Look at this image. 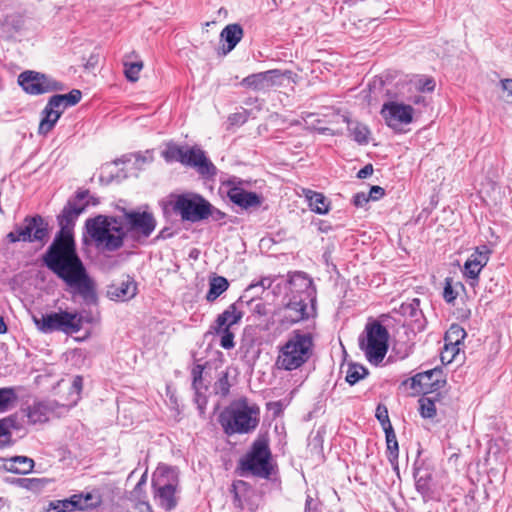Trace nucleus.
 <instances>
[{
  "label": "nucleus",
  "instance_id": "31",
  "mask_svg": "<svg viewBox=\"0 0 512 512\" xmlns=\"http://www.w3.org/2000/svg\"><path fill=\"white\" fill-rule=\"evenodd\" d=\"M399 312L404 317L417 321L419 317L422 316V311L420 310V300L414 298L410 302L403 303L399 308Z\"/></svg>",
  "mask_w": 512,
  "mask_h": 512
},
{
  "label": "nucleus",
  "instance_id": "8",
  "mask_svg": "<svg viewBox=\"0 0 512 512\" xmlns=\"http://www.w3.org/2000/svg\"><path fill=\"white\" fill-rule=\"evenodd\" d=\"M178 485V473L169 466H159L152 479L154 498L166 511H170L177 505L176 488Z\"/></svg>",
  "mask_w": 512,
  "mask_h": 512
},
{
  "label": "nucleus",
  "instance_id": "13",
  "mask_svg": "<svg viewBox=\"0 0 512 512\" xmlns=\"http://www.w3.org/2000/svg\"><path fill=\"white\" fill-rule=\"evenodd\" d=\"M48 236V225L44 219L39 216L26 217L23 223L16 226L14 231L7 234V239L11 243L23 242H44Z\"/></svg>",
  "mask_w": 512,
  "mask_h": 512
},
{
  "label": "nucleus",
  "instance_id": "25",
  "mask_svg": "<svg viewBox=\"0 0 512 512\" xmlns=\"http://www.w3.org/2000/svg\"><path fill=\"white\" fill-rule=\"evenodd\" d=\"M303 195L313 212L317 214H327L329 212V201L322 193L303 189Z\"/></svg>",
  "mask_w": 512,
  "mask_h": 512
},
{
  "label": "nucleus",
  "instance_id": "20",
  "mask_svg": "<svg viewBox=\"0 0 512 512\" xmlns=\"http://www.w3.org/2000/svg\"><path fill=\"white\" fill-rule=\"evenodd\" d=\"M491 251L486 245L477 247L464 264L465 276L476 279L489 261Z\"/></svg>",
  "mask_w": 512,
  "mask_h": 512
},
{
  "label": "nucleus",
  "instance_id": "59",
  "mask_svg": "<svg viewBox=\"0 0 512 512\" xmlns=\"http://www.w3.org/2000/svg\"><path fill=\"white\" fill-rule=\"evenodd\" d=\"M319 131H320V133H322V134H327V133H329V132H330V129H329V128H320V129H319Z\"/></svg>",
  "mask_w": 512,
  "mask_h": 512
},
{
  "label": "nucleus",
  "instance_id": "23",
  "mask_svg": "<svg viewBox=\"0 0 512 512\" xmlns=\"http://www.w3.org/2000/svg\"><path fill=\"white\" fill-rule=\"evenodd\" d=\"M4 469L15 474H28L34 468V461L26 456H15L5 460Z\"/></svg>",
  "mask_w": 512,
  "mask_h": 512
},
{
  "label": "nucleus",
  "instance_id": "45",
  "mask_svg": "<svg viewBox=\"0 0 512 512\" xmlns=\"http://www.w3.org/2000/svg\"><path fill=\"white\" fill-rule=\"evenodd\" d=\"M82 387H83L82 377L81 376L74 377L72 385H71L72 392H74L76 394V399L74 400V403L78 400L80 392L82 390Z\"/></svg>",
  "mask_w": 512,
  "mask_h": 512
},
{
  "label": "nucleus",
  "instance_id": "43",
  "mask_svg": "<svg viewBox=\"0 0 512 512\" xmlns=\"http://www.w3.org/2000/svg\"><path fill=\"white\" fill-rule=\"evenodd\" d=\"M443 297L447 303H452L457 297V292L454 291L449 279H446Z\"/></svg>",
  "mask_w": 512,
  "mask_h": 512
},
{
  "label": "nucleus",
  "instance_id": "39",
  "mask_svg": "<svg viewBox=\"0 0 512 512\" xmlns=\"http://www.w3.org/2000/svg\"><path fill=\"white\" fill-rule=\"evenodd\" d=\"M214 391L216 394L225 397L229 394L230 383L228 380V372H221L219 378L214 383Z\"/></svg>",
  "mask_w": 512,
  "mask_h": 512
},
{
  "label": "nucleus",
  "instance_id": "57",
  "mask_svg": "<svg viewBox=\"0 0 512 512\" xmlns=\"http://www.w3.org/2000/svg\"><path fill=\"white\" fill-rule=\"evenodd\" d=\"M197 395L201 394L202 382H197V387H193Z\"/></svg>",
  "mask_w": 512,
  "mask_h": 512
},
{
  "label": "nucleus",
  "instance_id": "33",
  "mask_svg": "<svg viewBox=\"0 0 512 512\" xmlns=\"http://www.w3.org/2000/svg\"><path fill=\"white\" fill-rule=\"evenodd\" d=\"M17 400L15 390L10 387L0 388V413L6 412Z\"/></svg>",
  "mask_w": 512,
  "mask_h": 512
},
{
  "label": "nucleus",
  "instance_id": "56",
  "mask_svg": "<svg viewBox=\"0 0 512 512\" xmlns=\"http://www.w3.org/2000/svg\"><path fill=\"white\" fill-rule=\"evenodd\" d=\"M262 309H264V305L260 302H258L256 305H255V308L254 310L257 311L259 314H262Z\"/></svg>",
  "mask_w": 512,
  "mask_h": 512
},
{
  "label": "nucleus",
  "instance_id": "40",
  "mask_svg": "<svg viewBox=\"0 0 512 512\" xmlns=\"http://www.w3.org/2000/svg\"><path fill=\"white\" fill-rule=\"evenodd\" d=\"M420 413L424 418H433L436 415L435 403L432 399L424 397L419 400Z\"/></svg>",
  "mask_w": 512,
  "mask_h": 512
},
{
  "label": "nucleus",
  "instance_id": "44",
  "mask_svg": "<svg viewBox=\"0 0 512 512\" xmlns=\"http://www.w3.org/2000/svg\"><path fill=\"white\" fill-rule=\"evenodd\" d=\"M191 374L193 377L192 386L197 387V382H202L203 366L200 364L195 365L192 368Z\"/></svg>",
  "mask_w": 512,
  "mask_h": 512
},
{
  "label": "nucleus",
  "instance_id": "52",
  "mask_svg": "<svg viewBox=\"0 0 512 512\" xmlns=\"http://www.w3.org/2000/svg\"><path fill=\"white\" fill-rule=\"evenodd\" d=\"M135 158H136V162L137 163H145V162H151L152 161V156L147 152V155H140V154H136L135 155Z\"/></svg>",
  "mask_w": 512,
  "mask_h": 512
},
{
  "label": "nucleus",
  "instance_id": "9",
  "mask_svg": "<svg viewBox=\"0 0 512 512\" xmlns=\"http://www.w3.org/2000/svg\"><path fill=\"white\" fill-rule=\"evenodd\" d=\"M388 331L378 322L366 325L359 338V346L367 360L374 365L381 363L388 350Z\"/></svg>",
  "mask_w": 512,
  "mask_h": 512
},
{
  "label": "nucleus",
  "instance_id": "1",
  "mask_svg": "<svg viewBox=\"0 0 512 512\" xmlns=\"http://www.w3.org/2000/svg\"><path fill=\"white\" fill-rule=\"evenodd\" d=\"M84 211V207L68 203L59 216L62 229L43 255L45 266L61 279L74 293L84 300L95 299L93 282L77 255L74 239L68 230L75 219Z\"/></svg>",
  "mask_w": 512,
  "mask_h": 512
},
{
  "label": "nucleus",
  "instance_id": "38",
  "mask_svg": "<svg viewBox=\"0 0 512 512\" xmlns=\"http://www.w3.org/2000/svg\"><path fill=\"white\" fill-rule=\"evenodd\" d=\"M124 73L126 78L131 82H136L139 79V73L143 68V62L137 61V62H125L124 63Z\"/></svg>",
  "mask_w": 512,
  "mask_h": 512
},
{
  "label": "nucleus",
  "instance_id": "10",
  "mask_svg": "<svg viewBox=\"0 0 512 512\" xmlns=\"http://www.w3.org/2000/svg\"><path fill=\"white\" fill-rule=\"evenodd\" d=\"M81 96V92L74 89L68 94H57L50 97L41 113L42 118L39 123L38 133L40 135L48 134L54 128L64 111L68 107L76 105L81 100Z\"/></svg>",
  "mask_w": 512,
  "mask_h": 512
},
{
  "label": "nucleus",
  "instance_id": "48",
  "mask_svg": "<svg viewBox=\"0 0 512 512\" xmlns=\"http://www.w3.org/2000/svg\"><path fill=\"white\" fill-rule=\"evenodd\" d=\"M373 173V166L371 164L365 165L362 169H360L357 173V177L359 179H365L369 177Z\"/></svg>",
  "mask_w": 512,
  "mask_h": 512
},
{
  "label": "nucleus",
  "instance_id": "15",
  "mask_svg": "<svg viewBox=\"0 0 512 512\" xmlns=\"http://www.w3.org/2000/svg\"><path fill=\"white\" fill-rule=\"evenodd\" d=\"M380 113L387 126L400 131L403 126L413 121L414 109L410 105L389 101L383 104Z\"/></svg>",
  "mask_w": 512,
  "mask_h": 512
},
{
  "label": "nucleus",
  "instance_id": "21",
  "mask_svg": "<svg viewBox=\"0 0 512 512\" xmlns=\"http://www.w3.org/2000/svg\"><path fill=\"white\" fill-rule=\"evenodd\" d=\"M466 336L465 330L459 325H452L445 335V348L442 352L441 359L444 361L448 358V362H451L456 354L459 352L460 343Z\"/></svg>",
  "mask_w": 512,
  "mask_h": 512
},
{
  "label": "nucleus",
  "instance_id": "12",
  "mask_svg": "<svg viewBox=\"0 0 512 512\" xmlns=\"http://www.w3.org/2000/svg\"><path fill=\"white\" fill-rule=\"evenodd\" d=\"M173 210L183 221L195 223L211 215L212 205L198 194H182L176 198Z\"/></svg>",
  "mask_w": 512,
  "mask_h": 512
},
{
  "label": "nucleus",
  "instance_id": "22",
  "mask_svg": "<svg viewBox=\"0 0 512 512\" xmlns=\"http://www.w3.org/2000/svg\"><path fill=\"white\" fill-rule=\"evenodd\" d=\"M54 411V405L49 401L36 402L27 408L26 416L32 424L48 421Z\"/></svg>",
  "mask_w": 512,
  "mask_h": 512
},
{
  "label": "nucleus",
  "instance_id": "24",
  "mask_svg": "<svg viewBox=\"0 0 512 512\" xmlns=\"http://www.w3.org/2000/svg\"><path fill=\"white\" fill-rule=\"evenodd\" d=\"M243 34V28L237 23L229 24L222 30L220 37L227 43V47L224 48L225 54L229 53L236 47L242 39Z\"/></svg>",
  "mask_w": 512,
  "mask_h": 512
},
{
  "label": "nucleus",
  "instance_id": "36",
  "mask_svg": "<svg viewBox=\"0 0 512 512\" xmlns=\"http://www.w3.org/2000/svg\"><path fill=\"white\" fill-rule=\"evenodd\" d=\"M416 488L422 494L432 489V474L427 471H419L415 474Z\"/></svg>",
  "mask_w": 512,
  "mask_h": 512
},
{
  "label": "nucleus",
  "instance_id": "47",
  "mask_svg": "<svg viewBox=\"0 0 512 512\" xmlns=\"http://www.w3.org/2000/svg\"><path fill=\"white\" fill-rule=\"evenodd\" d=\"M246 487V483L240 481L238 484H235L234 485V490H235V501L237 502V505L241 508H244L245 504L244 502L241 500L240 496H239V489L240 488H245Z\"/></svg>",
  "mask_w": 512,
  "mask_h": 512
},
{
  "label": "nucleus",
  "instance_id": "3",
  "mask_svg": "<svg viewBox=\"0 0 512 512\" xmlns=\"http://www.w3.org/2000/svg\"><path fill=\"white\" fill-rule=\"evenodd\" d=\"M291 296L280 310L281 321L295 324L314 317L316 314V290L313 281L303 272H295L289 279Z\"/></svg>",
  "mask_w": 512,
  "mask_h": 512
},
{
  "label": "nucleus",
  "instance_id": "51",
  "mask_svg": "<svg viewBox=\"0 0 512 512\" xmlns=\"http://www.w3.org/2000/svg\"><path fill=\"white\" fill-rule=\"evenodd\" d=\"M410 101L415 105H426V97L423 95H415L413 97H410Z\"/></svg>",
  "mask_w": 512,
  "mask_h": 512
},
{
  "label": "nucleus",
  "instance_id": "4",
  "mask_svg": "<svg viewBox=\"0 0 512 512\" xmlns=\"http://www.w3.org/2000/svg\"><path fill=\"white\" fill-rule=\"evenodd\" d=\"M260 409L246 398L232 402L219 415V423L227 435L246 434L259 424Z\"/></svg>",
  "mask_w": 512,
  "mask_h": 512
},
{
  "label": "nucleus",
  "instance_id": "27",
  "mask_svg": "<svg viewBox=\"0 0 512 512\" xmlns=\"http://www.w3.org/2000/svg\"><path fill=\"white\" fill-rule=\"evenodd\" d=\"M20 429V424L15 416H9L0 420V447L9 445L12 441V430Z\"/></svg>",
  "mask_w": 512,
  "mask_h": 512
},
{
  "label": "nucleus",
  "instance_id": "19",
  "mask_svg": "<svg viewBox=\"0 0 512 512\" xmlns=\"http://www.w3.org/2000/svg\"><path fill=\"white\" fill-rule=\"evenodd\" d=\"M226 186L228 188L227 197L235 205L248 209L261 204V197L257 193L246 191L241 186H237L234 181H228Z\"/></svg>",
  "mask_w": 512,
  "mask_h": 512
},
{
  "label": "nucleus",
  "instance_id": "29",
  "mask_svg": "<svg viewBox=\"0 0 512 512\" xmlns=\"http://www.w3.org/2000/svg\"><path fill=\"white\" fill-rule=\"evenodd\" d=\"M438 374L435 370H428L423 373H418L411 378V388L425 392L428 388L434 386L433 376Z\"/></svg>",
  "mask_w": 512,
  "mask_h": 512
},
{
  "label": "nucleus",
  "instance_id": "26",
  "mask_svg": "<svg viewBox=\"0 0 512 512\" xmlns=\"http://www.w3.org/2000/svg\"><path fill=\"white\" fill-rule=\"evenodd\" d=\"M136 284L133 281L127 280L120 283L118 286H111L108 290V295L111 299L115 300H129L136 295Z\"/></svg>",
  "mask_w": 512,
  "mask_h": 512
},
{
  "label": "nucleus",
  "instance_id": "16",
  "mask_svg": "<svg viewBox=\"0 0 512 512\" xmlns=\"http://www.w3.org/2000/svg\"><path fill=\"white\" fill-rule=\"evenodd\" d=\"M18 83L29 94L40 95L50 91L62 90L60 83L50 79L44 74L25 71L18 77Z\"/></svg>",
  "mask_w": 512,
  "mask_h": 512
},
{
  "label": "nucleus",
  "instance_id": "41",
  "mask_svg": "<svg viewBox=\"0 0 512 512\" xmlns=\"http://www.w3.org/2000/svg\"><path fill=\"white\" fill-rule=\"evenodd\" d=\"M376 418L383 427V430L388 429V426H392L388 416V410L385 406L378 405L376 409Z\"/></svg>",
  "mask_w": 512,
  "mask_h": 512
},
{
  "label": "nucleus",
  "instance_id": "55",
  "mask_svg": "<svg viewBox=\"0 0 512 512\" xmlns=\"http://www.w3.org/2000/svg\"><path fill=\"white\" fill-rule=\"evenodd\" d=\"M7 331V326L2 317H0V334H3Z\"/></svg>",
  "mask_w": 512,
  "mask_h": 512
},
{
  "label": "nucleus",
  "instance_id": "28",
  "mask_svg": "<svg viewBox=\"0 0 512 512\" xmlns=\"http://www.w3.org/2000/svg\"><path fill=\"white\" fill-rule=\"evenodd\" d=\"M347 123L348 131L350 136L359 144H367L369 142L370 130L368 127L358 121H351L348 118H344Z\"/></svg>",
  "mask_w": 512,
  "mask_h": 512
},
{
  "label": "nucleus",
  "instance_id": "6",
  "mask_svg": "<svg viewBox=\"0 0 512 512\" xmlns=\"http://www.w3.org/2000/svg\"><path fill=\"white\" fill-rule=\"evenodd\" d=\"M162 156L166 162H180L183 165L195 168L203 176H213L216 167L206 157L199 147L179 146L174 143L167 144Z\"/></svg>",
  "mask_w": 512,
  "mask_h": 512
},
{
  "label": "nucleus",
  "instance_id": "61",
  "mask_svg": "<svg viewBox=\"0 0 512 512\" xmlns=\"http://www.w3.org/2000/svg\"><path fill=\"white\" fill-rule=\"evenodd\" d=\"M78 197H80V198H84V194H82V193H81V194H78Z\"/></svg>",
  "mask_w": 512,
  "mask_h": 512
},
{
  "label": "nucleus",
  "instance_id": "34",
  "mask_svg": "<svg viewBox=\"0 0 512 512\" xmlns=\"http://www.w3.org/2000/svg\"><path fill=\"white\" fill-rule=\"evenodd\" d=\"M411 87L419 92H432L435 88V81L432 77L416 76L410 81Z\"/></svg>",
  "mask_w": 512,
  "mask_h": 512
},
{
  "label": "nucleus",
  "instance_id": "37",
  "mask_svg": "<svg viewBox=\"0 0 512 512\" xmlns=\"http://www.w3.org/2000/svg\"><path fill=\"white\" fill-rule=\"evenodd\" d=\"M213 329L217 335L220 336V346L224 349H231L234 347V333L228 328H221L217 325L213 326Z\"/></svg>",
  "mask_w": 512,
  "mask_h": 512
},
{
  "label": "nucleus",
  "instance_id": "2",
  "mask_svg": "<svg viewBox=\"0 0 512 512\" xmlns=\"http://www.w3.org/2000/svg\"><path fill=\"white\" fill-rule=\"evenodd\" d=\"M86 227L98 248L115 251L125 235L139 242L147 239L155 230L156 220L149 212L124 211L120 218L99 215L89 219Z\"/></svg>",
  "mask_w": 512,
  "mask_h": 512
},
{
  "label": "nucleus",
  "instance_id": "58",
  "mask_svg": "<svg viewBox=\"0 0 512 512\" xmlns=\"http://www.w3.org/2000/svg\"><path fill=\"white\" fill-rule=\"evenodd\" d=\"M82 318H83L82 323H83V322H89V323H91V322H93V320H94L92 316H83V315H82Z\"/></svg>",
  "mask_w": 512,
  "mask_h": 512
},
{
  "label": "nucleus",
  "instance_id": "18",
  "mask_svg": "<svg viewBox=\"0 0 512 512\" xmlns=\"http://www.w3.org/2000/svg\"><path fill=\"white\" fill-rule=\"evenodd\" d=\"M290 74V71L282 72L272 69L265 72L251 74L241 81V85L254 91H268L275 86L281 85V79Z\"/></svg>",
  "mask_w": 512,
  "mask_h": 512
},
{
  "label": "nucleus",
  "instance_id": "49",
  "mask_svg": "<svg viewBox=\"0 0 512 512\" xmlns=\"http://www.w3.org/2000/svg\"><path fill=\"white\" fill-rule=\"evenodd\" d=\"M369 201V197L368 195H366L365 193H357L355 196H354V204L356 206H363L364 204H366L367 202Z\"/></svg>",
  "mask_w": 512,
  "mask_h": 512
},
{
  "label": "nucleus",
  "instance_id": "46",
  "mask_svg": "<svg viewBox=\"0 0 512 512\" xmlns=\"http://www.w3.org/2000/svg\"><path fill=\"white\" fill-rule=\"evenodd\" d=\"M383 195H384V189L382 187L372 186L369 191L368 197H369V199H372V200H378Z\"/></svg>",
  "mask_w": 512,
  "mask_h": 512
},
{
  "label": "nucleus",
  "instance_id": "42",
  "mask_svg": "<svg viewBox=\"0 0 512 512\" xmlns=\"http://www.w3.org/2000/svg\"><path fill=\"white\" fill-rule=\"evenodd\" d=\"M22 26V19L19 16H7L3 22V27L9 31L11 27L13 30L17 31Z\"/></svg>",
  "mask_w": 512,
  "mask_h": 512
},
{
  "label": "nucleus",
  "instance_id": "50",
  "mask_svg": "<svg viewBox=\"0 0 512 512\" xmlns=\"http://www.w3.org/2000/svg\"><path fill=\"white\" fill-rule=\"evenodd\" d=\"M502 88L504 91L508 93V96H511V102H512V79H506L501 81Z\"/></svg>",
  "mask_w": 512,
  "mask_h": 512
},
{
  "label": "nucleus",
  "instance_id": "35",
  "mask_svg": "<svg viewBox=\"0 0 512 512\" xmlns=\"http://www.w3.org/2000/svg\"><path fill=\"white\" fill-rule=\"evenodd\" d=\"M386 436L387 450L389 452L390 460H396L398 458L399 448L396 434L392 426H388V429L384 430Z\"/></svg>",
  "mask_w": 512,
  "mask_h": 512
},
{
  "label": "nucleus",
  "instance_id": "32",
  "mask_svg": "<svg viewBox=\"0 0 512 512\" xmlns=\"http://www.w3.org/2000/svg\"><path fill=\"white\" fill-rule=\"evenodd\" d=\"M368 374L365 367L359 364H349L346 371V381L350 385H354Z\"/></svg>",
  "mask_w": 512,
  "mask_h": 512
},
{
  "label": "nucleus",
  "instance_id": "17",
  "mask_svg": "<svg viewBox=\"0 0 512 512\" xmlns=\"http://www.w3.org/2000/svg\"><path fill=\"white\" fill-rule=\"evenodd\" d=\"M100 497L93 494L73 495L68 499L54 500L48 504L47 512H73L77 510H89L100 504Z\"/></svg>",
  "mask_w": 512,
  "mask_h": 512
},
{
  "label": "nucleus",
  "instance_id": "53",
  "mask_svg": "<svg viewBox=\"0 0 512 512\" xmlns=\"http://www.w3.org/2000/svg\"><path fill=\"white\" fill-rule=\"evenodd\" d=\"M146 479H145V475H143L141 477V479L139 480V482L137 483L134 491H133V494H139L141 492V487L142 485L145 483Z\"/></svg>",
  "mask_w": 512,
  "mask_h": 512
},
{
  "label": "nucleus",
  "instance_id": "60",
  "mask_svg": "<svg viewBox=\"0 0 512 512\" xmlns=\"http://www.w3.org/2000/svg\"><path fill=\"white\" fill-rule=\"evenodd\" d=\"M310 501L311 499L308 497L307 501H306V505H309L310 504Z\"/></svg>",
  "mask_w": 512,
  "mask_h": 512
},
{
  "label": "nucleus",
  "instance_id": "30",
  "mask_svg": "<svg viewBox=\"0 0 512 512\" xmlns=\"http://www.w3.org/2000/svg\"><path fill=\"white\" fill-rule=\"evenodd\" d=\"M209 291L206 295V299L210 302L215 301L223 292H225L229 286L226 278L222 276L214 277L210 281Z\"/></svg>",
  "mask_w": 512,
  "mask_h": 512
},
{
  "label": "nucleus",
  "instance_id": "11",
  "mask_svg": "<svg viewBox=\"0 0 512 512\" xmlns=\"http://www.w3.org/2000/svg\"><path fill=\"white\" fill-rule=\"evenodd\" d=\"M37 328L43 333L61 331L66 334L77 333L82 329V315L68 311L42 314L40 318L33 316Z\"/></svg>",
  "mask_w": 512,
  "mask_h": 512
},
{
  "label": "nucleus",
  "instance_id": "7",
  "mask_svg": "<svg viewBox=\"0 0 512 512\" xmlns=\"http://www.w3.org/2000/svg\"><path fill=\"white\" fill-rule=\"evenodd\" d=\"M242 476L253 475L268 479L272 473L271 451L268 440L264 437L257 438L249 452L239 461Z\"/></svg>",
  "mask_w": 512,
  "mask_h": 512
},
{
  "label": "nucleus",
  "instance_id": "14",
  "mask_svg": "<svg viewBox=\"0 0 512 512\" xmlns=\"http://www.w3.org/2000/svg\"><path fill=\"white\" fill-rule=\"evenodd\" d=\"M255 289L263 291L265 289L264 282L261 281L257 284L249 285L243 295L235 303L231 304L223 313L218 315L214 325L230 329L234 324L238 323L243 317V306L249 305L254 301L252 292Z\"/></svg>",
  "mask_w": 512,
  "mask_h": 512
},
{
  "label": "nucleus",
  "instance_id": "54",
  "mask_svg": "<svg viewBox=\"0 0 512 512\" xmlns=\"http://www.w3.org/2000/svg\"><path fill=\"white\" fill-rule=\"evenodd\" d=\"M137 506L141 512H150L151 510L150 505L144 501L139 502Z\"/></svg>",
  "mask_w": 512,
  "mask_h": 512
},
{
  "label": "nucleus",
  "instance_id": "5",
  "mask_svg": "<svg viewBox=\"0 0 512 512\" xmlns=\"http://www.w3.org/2000/svg\"><path fill=\"white\" fill-rule=\"evenodd\" d=\"M313 339L309 333L295 331L279 347L275 365L278 369L292 371L303 366L312 356Z\"/></svg>",
  "mask_w": 512,
  "mask_h": 512
}]
</instances>
